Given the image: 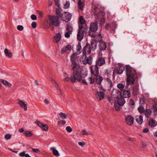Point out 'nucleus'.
<instances>
[{"mask_svg":"<svg viewBox=\"0 0 157 157\" xmlns=\"http://www.w3.org/2000/svg\"><path fill=\"white\" fill-rule=\"evenodd\" d=\"M136 121L138 124H141L143 121V117L141 115H140L139 117H136Z\"/></svg>","mask_w":157,"mask_h":157,"instance_id":"nucleus-29","label":"nucleus"},{"mask_svg":"<svg viewBox=\"0 0 157 157\" xmlns=\"http://www.w3.org/2000/svg\"><path fill=\"white\" fill-rule=\"evenodd\" d=\"M51 149L52 150V153L54 155L57 156L59 155V153L57 150L53 147L51 148Z\"/></svg>","mask_w":157,"mask_h":157,"instance_id":"nucleus-35","label":"nucleus"},{"mask_svg":"<svg viewBox=\"0 0 157 157\" xmlns=\"http://www.w3.org/2000/svg\"><path fill=\"white\" fill-rule=\"evenodd\" d=\"M71 32L67 31L65 34V36L66 38H68L70 37V34H71Z\"/></svg>","mask_w":157,"mask_h":157,"instance_id":"nucleus-48","label":"nucleus"},{"mask_svg":"<svg viewBox=\"0 0 157 157\" xmlns=\"http://www.w3.org/2000/svg\"><path fill=\"white\" fill-rule=\"evenodd\" d=\"M67 51V50L65 49V48H63L61 51V53L62 54H63L66 51Z\"/></svg>","mask_w":157,"mask_h":157,"instance_id":"nucleus-64","label":"nucleus"},{"mask_svg":"<svg viewBox=\"0 0 157 157\" xmlns=\"http://www.w3.org/2000/svg\"><path fill=\"white\" fill-rule=\"evenodd\" d=\"M60 117L62 119H65L67 118V116L66 114L62 112H60L59 114Z\"/></svg>","mask_w":157,"mask_h":157,"instance_id":"nucleus-41","label":"nucleus"},{"mask_svg":"<svg viewBox=\"0 0 157 157\" xmlns=\"http://www.w3.org/2000/svg\"><path fill=\"white\" fill-rule=\"evenodd\" d=\"M55 4L58 7H59V0H55Z\"/></svg>","mask_w":157,"mask_h":157,"instance_id":"nucleus-58","label":"nucleus"},{"mask_svg":"<svg viewBox=\"0 0 157 157\" xmlns=\"http://www.w3.org/2000/svg\"><path fill=\"white\" fill-rule=\"evenodd\" d=\"M37 12L38 13V14H39V16L40 17H43V13L42 11H40V10H37Z\"/></svg>","mask_w":157,"mask_h":157,"instance_id":"nucleus-59","label":"nucleus"},{"mask_svg":"<svg viewBox=\"0 0 157 157\" xmlns=\"http://www.w3.org/2000/svg\"><path fill=\"white\" fill-rule=\"evenodd\" d=\"M104 76H106L107 77H109L110 75L109 70L108 69L106 70L104 73Z\"/></svg>","mask_w":157,"mask_h":157,"instance_id":"nucleus-44","label":"nucleus"},{"mask_svg":"<svg viewBox=\"0 0 157 157\" xmlns=\"http://www.w3.org/2000/svg\"><path fill=\"white\" fill-rule=\"evenodd\" d=\"M125 71L127 76L126 79V86L127 87L129 85H132L134 84L135 81L136 72L129 65L126 66Z\"/></svg>","mask_w":157,"mask_h":157,"instance_id":"nucleus-1","label":"nucleus"},{"mask_svg":"<svg viewBox=\"0 0 157 157\" xmlns=\"http://www.w3.org/2000/svg\"><path fill=\"white\" fill-rule=\"evenodd\" d=\"M105 94L103 92H97L96 93V96L97 99L99 101L102 100L104 97Z\"/></svg>","mask_w":157,"mask_h":157,"instance_id":"nucleus-20","label":"nucleus"},{"mask_svg":"<svg viewBox=\"0 0 157 157\" xmlns=\"http://www.w3.org/2000/svg\"><path fill=\"white\" fill-rule=\"evenodd\" d=\"M148 125L151 127H154L157 125V122L153 118H150L149 121Z\"/></svg>","mask_w":157,"mask_h":157,"instance_id":"nucleus-18","label":"nucleus"},{"mask_svg":"<svg viewBox=\"0 0 157 157\" xmlns=\"http://www.w3.org/2000/svg\"><path fill=\"white\" fill-rule=\"evenodd\" d=\"M120 105L117 104H114V108L116 110L119 111L121 109V107Z\"/></svg>","mask_w":157,"mask_h":157,"instance_id":"nucleus-42","label":"nucleus"},{"mask_svg":"<svg viewBox=\"0 0 157 157\" xmlns=\"http://www.w3.org/2000/svg\"><path fill=\"white\" fill-rule=\"evenodd\" d=\"M124 98L121 97V96L120 98L118 97L117 98V103L119 105L123 106L124 104L125 101Z\"/></svg>","mask_w":157,"mask_h":157,"instance_id":"nucleus-22","label":"nucleus"},{"mask_svg":"<svg viewBox=\"0 0 157 157\" xmlns=\"http://www.w3.org/2000/svg\"><path fill=\"white\" fill-rule=\"evenodd\" d=\"M78 7L79 9L83 10L85 6V3L82 2V0H78Z\"/></svg>","mask_w":157,"mask_h":157,"instance_id":"nucleus-25","label":"nucleus"},{"mask_svg":"<svg viewBox=\"0 0 157 157\" xmlns=\"http://www.w3.org/2000/svg\"><path fill=\"white\" fill-rule=\"evenodd\" d=\"M88 28L86 25L84 27L83 26L79 25L77 35V40L78 41H80L82 40L84 36V33L86 32Z\"/></svg>","mask_w":157,"mask_h":157,"instance_id":"nucleus-4","label":"nucleus"},{"mask_svg":"<svg viewBox=\"0 0 157 157\" xmlns=\"http://www.w3.org/2000/svg\"><path fill=\"white\" fill-rule=\"evenodd\" d=\"M54 82L55 83V86L56 87L57 89L59 91V94L60 95H62L61 90L59 85L56 81H55Z\"/></svg>","mask_w":157,"mask_h":157,"instance_id":"nucleus-39","label":"nucleus"},{"mask_svg":"<svg viewBox=\"0 0 157 157\" xmlns=\"http://www.w3.org/2000/svg\"><path fill=\"white\" fill-rule=\"evenodd\" d=\"M92 11L98 19H101L105 15L104 11H100L99 9L95 6L93 8Z\"/></svg>","mask_w":157,"mask_h":157,"instance_id":"nucleus-6","label":"nucleus"},{"mask_svg":"<svg viewBox=\"0 0 157 157\" xmlns=\"http://www.w3.org/2000/svg\"><path fill=\"white\" fill-rule=\"evenodd\" d=\"M24 29L23 26L22 25H19L17 26V29L19 31H22Z\"/></svg>","mask_w":157,"mask_h":157,"instance_id":"nucleus-51","label":"nucleus"},{"mask_svg":"<svg viewBox=\"0 0 157 157\" xmlns=\"http://www.w3.org/2000/svg\"><path fill=\"white\" fill-rule=\"evenodd\" d=\"M1 82L5 85L8 87H10L12 86L11 84L6 80H2Z\"/></svg>","mask_w":157,"mask_h":157,"instance_id":"nucleus-33","label":"nucleus"},{"mask_svg":"<svg viewBox=\"0 0 157 157\" xmlns=\"http://www.w3.org/2000/svg\"><path fill=\"white\" fill-rule=\"evenodd\" d=\"M124 70V67L123 66L119 65L115 67L113 72L116 73L117 74H120L123 73Z\"/></svg>","mask_w":157,"mask_h":157,"instance_id":"nucleus-11","label":"nucleus"},{"mask_svg":"<svg viewBox=\"0 0 157 157\" xmlns=\"http://www.w3.org/2000/svg\"><path fill=\"white\" fill-rule=\"evenodd\" d=\"M91 50L92 49L90 46V44H87L82 50V53L84 55H89L90 54Z\"/></svg>","mask_w":157,"mask_h":157,"instance_id":"nucleus-10","label":"nucleus"},{"mask_svg":"<svg viewBox=\"0 0 157 157\" xmlns=\"http://www.w3.org/2000/svg\"><path fill=\"white\" fill-rule=\"evenodd\" d=\"M82 134L83 135H86L87 136L90 134V133L88 132H86V131L85 130H83L82 131Z\"/></svg>","mask_w":157,"mask_h":157,"instance_id":"nucleus-50","label":"nucleus"},{"mask_svg":"<svg viewBox=\"0 0 157 157\" xmlns=\"http://www.w3.org/2000/svg\"><path fill=\"white\" fill-rule=\"evenodd\" d=\"M11 135L9 134H6L5 136V138L7 140L10 139L11 138Z\"/></svg>","mask_w":157,"mask_h":157,"instance_id":"nucleus-53","label":"nucleus"},{"mask_svg":"<svg viewBox=\"0 0 157 157\" xmlns=\"http://www.w3.org/2000/svg\"><path fill=\"white\" fill-rule=\"evenodd\" d=\"M109 87H112L113 86L112 80L109 78H105Z\"/></svg>","mask_w":157,"mask_h":157,"instance_id":"nucleus-34","label":"nucleus"},{"mask_svg":"<svg viewBox=\"0 0 157 157\" xmlns=\"http://www.w3.org/2000/svg\"><path fill=\"white\" fill-rule=\"evenodd\" d=\"M24 134L27 137H30L33 135V134L31 131H25Z\"/></svg>","mask_w":157,"mask_h":157,"instance_id":"nucleus-36","label":"nucleus"},{"mask_svg":"<svg viewBox=\"0 0 157 157\" xmlns=\"http://www.w3.org/2000/svg\"><path fill=\"white\" fill-rule=\"evenodd\" d=\"M31 19L33 20H36L37 18L36 15L34 14H32L31 17Z\"/></svg>","mask_w":157,"mask_h":157,"instance_id":"nucleus-55","label":"nucleus"},{"mask_svg":"<svg viewBox=\"0 0 157 157\" xmlns=\"http://www.w3.org/2000/svg\"><path fill=\"white\" fill-rule=\"evenodd\" d=\"M4 52L6 56L9 58H11L12 57V53L10 52H9L7 49L6 48L4 50Z\"/></svg>","mask_w":157,"mask_h":157,"instance_id":"nucleus-31","label":"nucleus"},{"mask_svg":"<svg viewBox=\"0 0 157 157\" xmlns=\"http://www.w3.org/2000/svg\"><path fill=\"white\" fill-rule=\"evenodd\" d=\"M86 143L84 142H79L78 143V144L80 146L82 147H83V146L86 144Z\"/></svg>","mask_w":157,"mask_h":157,"instance_id":"nucleus-60","label":"nucleus"},{"mask_svg":"<svg viewBox=\"0 0 157 157\" xmlns=\"http://www.w3.org/2000/svg\"><path fill=\"white\" fill-rule=\"evenodd\" d=\"M68 12H64L63 13L61 16V19L63 21L67 22L71 20V17L68 14H66Z\"/></svg>","mask_w":157,"mask_h":157,"instance_id":"nucleus-13","label":"nucleus"},{"mask_svg":"<svg viewBox=\"0 0 157 157\" xmlns=\"http://www.w3.org/2000/svg\"><path fill=\"white\" fill-rule=\"evenodd\" d=\"M82 83L84 84H85L87 85H88L87 82L86 81L85 79H83L82 81Z\"/></svg>","mask_w":157,"mask_h":157,"instance_id":"nucleus-63","label":"nucleus"},{"mask_svg":"<svg viewBox=\"0 0 157 157\" xmlns=\"http://www.w3.org/2000/svg\"><path fill=\"white\" fill-rule=\"evenodd\" d=\"M62 11V9L59 7L58 8H56V17H58V18H60L61 17V12Z\"/></svg>","mask_w":157,"mask_h":157,"instance_id":"nucleus-28","label":"nucleus"},{"mask_svg":"<svg viewBox=\"0 0 157 157\" xmlns=\"http://www.w3.org/2000/svg\"><path fill=\"white\" fill-rule=\"evenodd\" d=\"M36 124L43 130L47 131L48 130V126L47 124H44L40 121H37Z\"/></svg>","mask_w":157,"mask_h":157,"instance_id":"nucleus-16","label":"nucleus"},{"mask_svg":"<svg viewBox=\"0 0 157 157\" xmlns=\"http://www.w3.org/2000/svg\"><path fill=\"white\" fill-rule=\"evenodd\" d=\"M145 115L146 117L147 118H149L151 115V113L152 112L149 109H146L145 112Z\"/></svg>","mask_w":157,"mask_h":157,"instance_id":"nucleus-32","label":"nucleus"},{"mask_svg":"<svg viewBox=\"0 0 157 157\" xmlns=\"http://www.w3.org/2000/svg\"><path fill=\"white\" fill-rule=\"evenodd\" d=\"M98 28V25L97 23L94 22L91 23L89 28L90 30L88 33L89 35L93 38H98L99 36L100 37L101 36L100 33L97 35L95 33L97 30Z\"/></svg>","mask_w":157,"mask_h":157,"instance_id":"nucleus-3","label":"nucleus"},{"mask_svg":"<svg viewBox=\"0 0 157 157\" xmlns=\"http://www.w3.org/2000/svg\"><path fill=\"white\" fill-rule=\"evenodd\" d=\"M77 50L78 51H80L81 48V43L80 42L78 43L77 46Z\"/></svg>","mask_w":157,"mask_h":157,"instance_id":"nucleus-52","label":"nucleus"},{"mask_svg":"<svg viewBox=\"0 0 157 157\" xmlns=\"http://www.w3.org/2000/svg\"><path fill=\"white\" fill-rule=\"evenodd\" d=\"M139 112L140 113H142L145 112V110L143 106H140L138 108Z\"/></svg>","mask_w":157,"mask_h":157,"instance_id":"nucleus-37","label":"nucleus"},{"mask_svg":"<svg viewBox=\"0 0 157 157\" xmlns=\"http://www.w3.org/2000/svg\"><path fill=\"white\" fill-rule=\"evenodd\" d=\"M139 86L138 83H136L135 85L132 87V94L133 96L136 95L138 94Z\"/></svg>","mask_w":157,"mask_h":157,"instance_id":"nucleus-14","label":"nucleus"},{"mask_svg":"<svg viewBox=\"0 0 157 157\" xmlns=\"http://www.w3.org/2000/svg\"><path fill=\"white\" fill-rule=\"evenodd\" d=\"M111 26L110 24H106L105 26V29L108 30L111 28Z\"/></svg>","mask_w":157,"mask_h":157,"instance_id":"nucleus-57","label":"nucleus"},{"mask_svg":"<svg viewBox=\"0 0 157 157\" xmlns=\"http://www.w3.org/2000/svg\"><path fill=\"white\" fill-rule=\"evenodd\" d=\"M99 47L100 50H105L106 48V43L103 40H101Z\"/></svg>","mask_w":157,"mask_h":157,"instance_id":"nucleus-19","label":"nucleus"},{"mask_svg":"<svg viewBox=\"0 0 157 157\" xmlns=\"http://www.w3.org/2000/svg\"><path fill=\"white\" fill-rule=\"evenodd\" d=\"M61 38V35L59 33L56 34L55 36H54V38L56 43L58 42L60 40Z\"/></svg>","mask_w":157,"mask_h":157,"instance_id":"nucleus-30","label":"nucleus"},{"mask_svg":"<svg viewBox=\"0 0 157 157\" xmlns=\"http://www.w3.org/2000/svg\"><path fill=\"white\" fill-rule=\"evenodd\" d=\"M105 63V60L104 58L100 57L98 58L96 61V65L97 66H101Z\"/></svg>","mask_w":157,"mask_h":157,"instance_id":"nucleus-15","label":"nucleus"},{"mask_svg":"<svg viewBox=\"0 0 157 157\" xmlns=\"http://www.w3.org/2000/svg\"><path fill=\"white\" fill-rule=\"evenodd\" d=\"M82 71L81 69L80 70H74L73 71V75L71 77H66L63 79L64 81L70 82L72 83H75L76 81L80 82L82 79V76L81 74H82Z\"/></svg>","mask_w":157,"mask_h":157,"instance_id":"nucleus-2","label":"nucleus"},{"mask_svg":"<svg viewBox=\"0 0 157 157\" xmlns=\"http://www.w3.org/2000/svg\"><path fill=\"white\" fill-rule=\"evenodd\" d=\"M31 25L33 28H35L37 26V23L35 22H33L32 23Z\"/></svg>","mask_w":157,"mask_h":157,"instance_id":"nucleus-54","label":"nucleus"},{"mask_svg":"<svg viewBox=\"0 0 157 157\" xmlns=\"http://www.w3.org/2000/svg\"><path fill=\"white\" fill-rule=\"evenodd\" d=\"M125 86V85H124L122 83H119L117 85V87L120 90H121V91H122V90H124L123 89Z\"/></svg>","mask_w":157,"mask_h":157,"instance_id":"nucleus-38","label":"nucleus"},{"mask_svg":"<svg viewBox=\"0 0 157 157\" xmlns=\"http://www.w3.org/2000/svg\"><path fill=\"white\" fill-rule=\"evenodd\" d=\"M66 130H67V132H71L72 131V128L69 126H67L66 127Z\"/></svg>","mask_w":157,"mask_h":157,"instance_id":"nucleus-49","label":"nucleus"},{"mask_svg":"<svg viewBox=\"0 0 157 157\" xmlns=\"http://www.w3.org/2000/svg\"><path fill=\"white\" fill-rule=\"evenodd\" d=\"M18 104L20 105L21 107H23L25 111L27 110V105L25 103V102L21 100H19Z\"/></svg>","mask_w":157,"mask_h":157,"instance_id":"nucleus-23","label":"nucleus"},{"mask_svg":"<svg viewBox=\"0 0 157 157\" xmlns=\"http://www.w3.org/2000/svg\"><path fill=\"white\" fill-rule=\"evenodd\" d=\"M79 22L81 25L80 26H83V27L85 26V25H86V24L85 21L84 20L83 16H81L79 18Z\"/></svg>","mask_w":157,"mask_h":157,"instance_id":"nucleus-26","label":"nucleus"},{"mask_svg":"<svg viewBox=\"0 0 157 157\" xmlns=\"http://www.w3.org/2000/svg\"><path fill=\"white\" fill-rule=\"evenodd\" d=\"M135 104V103L134 101L132 99H131L128 102V104L129 105H130L131 107L133 106Z\"/></svg>","mask_w":157,"mask_h":157,"instance_id":"nucleus-43","label":"nucleus"},{"mask_svg":"<svg viewBox=\"0 0 157 157\" xmlns=\"http://www.w3.org/2000/svg\"><path fill=\"white\" fill-rule=\"evenodd\" d=\"M98 41L95 40H92L91 41V44L90 46L91 47L92 51H94L96 48L97 47Z\"/></svg>","mask_w":157,"mask_h":157,"instance_id":"nucleus-21","label":"nucleus"},{"mask_svg":"<svg viewBox=\"0 0 157 157\" xmlns=\"http://www.w3.org/2000/svg\"><path fill=\"white\" fill-rule=\"evenodd\" d=\"M32 150L33 152L36 153H38L40 152V151L37 149L32 148Z\"/></svg>","mask_w":157,"mask_h":157,"instance_id":"nucleus-62","label":"nucleus"},{"mask_svg":"<svg viewBox=\"0 0 157 157\" xmlns=\"http://www.w3.org/2000/svg\"><path fill=\"white\" fill-rule=\"evenodd\" d=\"M71 63H78V60L77 56L74 54H72L71 57Z\"/></svg>","mask_w":157,"mask_h":157,"instance_id":"nucleus-24","label":"nucleus"},{"mask_svg":"<svg viewBox=\"0 0 157 157\" xmlns=\"http://www.w3.org/2000/svg\"><path fill=\"white\" fill-rule=\"evenodd\" d=\"M66 123V122L65 121L62 120L59 121L58 122V124H61L62 125H63L65 124Z\"/></svg>","mask_w":157,"mask_h":157,"instance_id":"nucleus-46","label":"nucleus"},{"mask_svg":"<svg viewBox=\"0 0 157 157\" xmlns=\"http://www.w3.org/2000/svg\"><path fill=\"white\" fill-rule=\"evenodd\" d=\"M125 120L127 124L130 125L133 123L134 118L130 116H128L125 117Z\"/></svg>","mask_w":157,"mask_h":157,"instance_id":"nucleus-17","label":"nucleus"},{"mask_svg":"<svg viewBox=\"0 0 157 157\" xmlns=\"http://www.w3.org/2000/svg\"><path fill=\"white\" fill-rule=\"evenodd\" d=\"M142 147L143 148L145 147L147 145V143L144 141H143L142 142Z\"/></svg>","mask_w":157,"mask_h":157,"instance_id":"nucleus-61","label":"nucleus"},{"mask_svg":"<svg viewBox=\"0 0 157 157\" xmlns=\"http://www.w3.org/2000/svg\"><path fill=\"white\" fill-rule=\"evenodd\" d=\"M65 48V49H66L67 50H67L70 51L71 49V45H69V44L67 45Z\"/></svg>","mask_w":157,"mask_h":157,"instance_id":"nucleus-56","label":"nucleus"},{"mask_svg":"<svg viewBox=\"0 0 157 157\" xmlns=\"http://www.w3.org/2000/svg\"><path fill=\"white\" fill-rule=\"evenodd\" d=\"M82 72L83 73L82 74V77H85L87 75V71H84L83 70H82Z\"/></svg>","mask_w":157,"mask_h":157,"instance_id":"nucleus-47","label":"nucleus"},{"mask_svg":"<svg viewBox=\"0 0 157 157\" xmlns=\"http://www.w3.org/2000/svg\"><path fill=\"white\" fill-rule=\"evenodd\" d=\"M103 80L102 77L100 75L95 76H90L89 78L90 84H93L95 82L98 85H100Z\"/></svg>","mask_w":157,"mask_h":157,"instance_id":"nucleus-5","label":"nucleus"},{"mask_svg":"<svg viewBox=\"0 0 157 157\" xmlns=\"http://www.w3.org/2000/svg\"><path fill=\"white\" fill-rule=\"evenodd\" d=\"M91 76H95L99 75V68L97 65H93L90 67Z\"/></svg>","mask_w":157,"mask_h":157,"instance_id":"nucleus-9","label":"nucleus"},{"mask_svg":"<svg viewBox=\"0 0 157 157\" xmlns=\"http://www.w3.org/2000/svg\"><path fill=\"white\" fill-rule=\"evenodd\" d=\"M70 5V2L69 1H67L66 3L64 4V8L65 9H67L69 7Z\"/></svg>","mask_w":157,"mask_h":157,"instance_id":"nucleus-45","label":"nucleus"},{"mask_svg":"<svg viewBox=\"0 0 157 157\" xmlns=\"http://www.w3.org/2000/svg\"><path fill=\"white\" fill-rule=\"evenodd\" d=\"M59 18L56 17V16H51L50 18V22L49 23V26L54 25L55 27H58L60 25Z\"/></svg>","mask_w":157,"mask_h":157,"instance_id":"nucleus-8","label":"nucleus"},{"mask_svg":"<svg viewBox=\"0 0 157 157\" xmlns=\"http://www.w3.org/2000/svg\"><path fill=\"white\" fill-rule=\"evenodd\" d=\"M80 60V62L84 64H88L89 65H91L92 63L93 57L90 55L87 58L86 55H83L81 57Z\"/></svg>","mask_w":157,"mask_h":157,"instance_id":"nucleus-7","label":"nucleus"},{"mask_svg":"<svg viewBox=\"0 0 157 157\" xmlns=\"http://www.w3.org/2000/svg\"><path fill=\"white\" fill-rule=\"evenodd\" d=\"M72 65V67L71 68V70L74 71V70L78 69L80 70L81 69L80 68V66L77 63H71Z\"/></svg>","mask_w":157,"mask_h":157,"instance_id":"nucleus-27","label":"nucleus"},{"mask_svg":"<svg viewBox=\"0 0 157 157\" xmlns=\"http://www.w3.org/2000/svg\"><path fill=\"white\" fill-rule=\"evenodd\" d=\"M66 29L68 31L72 32L73 31V28L70 25H67L66 27Z\"/></svg>","mask_w":157,"mask_h":157,"instance_id":"nucleus-40","label":"nucleus"},{"mask_svg":"<svg viewBox=\"0 0 157 157\" xmlns=\"http://www.w3.org/2000/svg\"><path fill=\"white\" fill-rule=\"evenodd\" d=\"M121 95L123 98H129L130 97L131 93L129 91L124 89L121 91Z\"/></svg>","mask_w":157,"mask_h":157,"instance_id":"nucleus-12","label":"nucleus"}]
</instances>
